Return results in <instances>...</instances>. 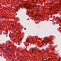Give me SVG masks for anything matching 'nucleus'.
Masks as SVG:
<instances>
[{
	"label": "nucleus",
	"mask_w": 61,
	"mask_h": 61,
	"mask_svg": "<svg viewBox=\"0 0 61 61\" xmlns=\"http://www.w3.org/2000/svg\"><path fill=\"white\" fill-rule=\"evenodd\" d=\"M31 50L32 51H34V48H32V49H31Z\"/></svg>",
	"instance_id": "nucleus-1"
},
{
	"label": "nucleus",
	"mask_w": 61,
	"mask_h": 61,
	"mask_svg": "<svg viewBox=\"0 0 61 61\" xmlns=\"http://www.w3.org/2000/svg\"><path fill=\"white\" fill-rule=\"evenodd\" d=\"M59 5H61V2L60 3H59Z\"/></svg>",
	"instance_id": "nucleus-2"
},
{
	"label": "nucleus",
	"mask_w": 61,
	"mask_h": 61,
	"mask_svg": "<svg viewBox=\"0 0 61 61\" xmlns=\"http://www.w3.org/2000/svg\"><path fill=\"white\" fill-rule=\"evenodd\" d=\"M35 16H38V15H35Z\"/></svg>",
	"instance_id": "nucleus-3"
},
{
	"label": "nucleus",
	"mask_w": 61,
	"mask_h": 61,
	"mask_svg": "<svg viewBox=\"0 0 61 61\" xmlns=\"http://www.w3.org/2000/svg\"><path fill=\"white\" fill-rule=\"evenodd\" d=\"M6 50H7V51H8V50L7 49H6Z\"/></svg>",
	"instance_id": "nucleus-4"
},
{
	"label": "nucleus",
	"mask_w": 61,
	"mask_h": 61,
	"mask_svg": "<svg viewBox=\"0 0 61 61\" xmlns=\"http://www.w3.org/2000/svg\"><path fill=\"white\" fill-rule=\"evenodd\" d=\"M26 41H28V40L27 39H26Z\"/></svg>",
	"instance_id": "nucleus-5"
},
{
	"label": "nucleus",
	"mask_w": 61,
	"mask_h": 61,
	"mask_svg": "<svg viewBox=\"0 0 61 61\" xmlns=\"http://www.w3.org/2000/svg\"><path fill=\"white\" fill-rule=\"evenodd\" d=\"M37 10H38V11H39V9H37Z\"/></svg>",
	"instance_id": "nucleus-6"
},
{
	"label": "nucleus",
	"mask_w": 61,
	"mask_h": 61,
	"mask_svg": "<svg viewBox=\"0 0 61 61\" xmlns=\"http://www.w3.org/2000/svg\"><path fill=\"white\" fill-rule=\"evenodd\" d=\"M49 10H52V9H49Z\"/></svg>",
	"instance_id": "nucleus-7"
},
{
	"label": "nucleus",
	"mask_w": 61,
	"mask_h": 61,
	"mask_svg": "<svg viewBox=\"0 0 61 61\" xmlns=\"http://www.w3.org/2000/svg\"><path fill=\"white\" fill-rule=\"evenodd\" d=\"M14 27V26H12V28H13Z\"/></svg>",
	"instance_id": "nucleus-8"
},
{
	"label": "nucleus",
	"mask_w": 61,
	"mask_h": 61,
	"mask_svg": "<svg viewBox=\"0 0 61 61\" xmlns=\"http://www.w3.org/2000/svg\"><path fill=\"white\" fill-rule=\"evenodd\" d=\"M24 29H25V30H26V29L25 28H24Z\"/></svg>",
	"instance_id": "nucleus-9"
},
{
	"label": "nucleus",
	"mask_w": 61,
	"mask_h": 61,
	"mask_svg": "<svg viewBox=\"0 0 61 61\" xmlns=\"http://www.w3.org/2000/svg\"><path fill=\"white\" fill-rule=\"evenodd\" d=\"M55 13H56V12H55Z\"/></svg>",
	"instance_id": "nucleus-10"
},
{
	"label": "nucleus",
	"mask_w": 61,
	"mask_h": 61,
	"mask_svg": "<svg viewBox=\"0 0 61 61\" xmlns=\"http://www.w3.org/2000/svg\"><path fill=\"white\" fill-rule=\"evenodd\" d=\"M39 16H41V15L40 14H39Z\"/></svg>",
	"instance_id": "nucleus-11"
},
{
	"label": "nucleus",
	"mask_w": 61,
	"mask_h": 61,
	"mask_svg": "<svg viewBox=\"0 0 61 61\" xmlns=\"http://www.w3.org/2000/svg\"><path fill=\"white\" fill-rule=\"evenodd\" d=\"M56 5H58V4H56Z\"/></svg>",
	"instance_id": "nucleus-12"
},
{
	"label": "nucleus",
	"mask_w": 61,
	"mask_h": 61,
	"mask_svg": "<svg viewBox=\"0 0 61 61\" xmlns=\"http://www.w3.org/2000/svg\"><path fill=\"white\" fill-rule=\"evenodd\" d=\"M26 5H27V4H26Z\"/></svg>",
	"instance_id": "nucleus-13"
},
{
	"label": "nucleus",
	"mask_w": 61,
	"mask_h": 61,
	"mask_svg": "<svg viewBox=\"0 0 61 61\" xmlns=\"http://www.w3.org/2000/svg\"><path fill=\"white\" fill-rule=\"evenodd\" d=\"M60 58H59V60H60Z\"/></svg>",
	"instance_id": "nucleus-14"
},
{
	"label": "nucleus",
	"mask_w": 61,
	"mask_h": 61,
	"mask_svg": "<svg viewBox=\"0 0 61 61\" xmlns=\"http://www.w3.org/2000/svg\"><path fill=\"white\" fill-rule=\"evenodd\" d=\"M19 41H18V43H19Z\"/></svg>",
	"instance_id": "nucleus-15"
},
{
	"label": "nucleus",
	"mask_w": 61,
	"mask_h": 61,
	"mask_svg": "<svg viewBox=\"0 0 61 61\" xmlns=\"http://www.w3.org/2000/svg\"><path fill=\"white\" fill-rule=\"evenodd\" d=\"M22 51H21V52H22Z\"/></svg>",
	"instance_id": "nucleus-16"
},
{
	"label": "nucleus",
	"mask_w": 61,
	"mask_h": 61,
	"mask_svg": "<svg viewBox=\"0 0 61 61\" xmlns=\"http://www.w3.org/2000/svg\"><path fill=\"white\" fill-rule=\"evenodd\" d=\"M9 43L10 42V41H9Z\"/></svg>",
	"instance_id": "nucleus-17"
},
{
	"label": "nucleus",
	"mask_w": 61,
	"mask_h": 61,
	"mask_svg": "<svg viewBox=\"0 0 61 61\" xmlns=\"http://www.w3.org/2000/svg\"><path fill=\"white\" fill-rule=\"evenodd\" d=\"M21 53V52H20Z\"/></svg>",
	"instance_id": "nucleus-18"
}]
</instances>
